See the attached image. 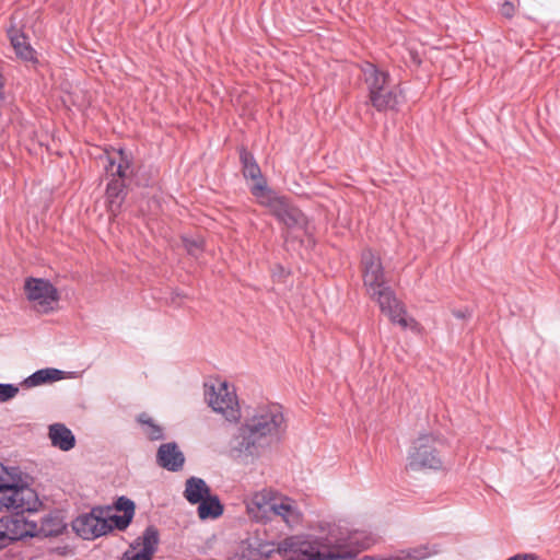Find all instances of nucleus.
Here are the masks:
<instances>
[{"label": "nucleus", "mask_w": 560, "mask_h": 560, "mask_svg": "<svg viewBox=\"0 0 560 560\" xmlns=\"http://www.w3.org/2000/svg\"><path fill=\"white\" fill-rule=\"evenodd\" d=\"M284 429L280 406H260L237 427L229 442V455L238 464H252L279 439Z\"/></svg>", "instance_id": "1"}, {"label": "nucleus", "mask_w": 560, "mask_h": 560, "mask_svg": "<svg viewBox=\"0 0 560 560\" xmlns=\"http://www.w3.org/2000/svg\"><path fill=\"white\" fill-rule=\"evenodd\" d=\"M39 505L36 492L28 485V476L20 467L0 463V510L14 512L0 518V528L5 529L11 540L37 535V524L26 521L24 513L35 512Z\"/></svg>", "instance_id": "2"}, {"label": "nucleus", "mask_w": 560, "mask_h": 560, "mask_svg": "<svg viewBox=\"0 0 560 560\" xmlns=\"http://www.w3.org/2000/svg\"><path fill=\"white\" fill-rule=\"evenodd\" d=\"M376 539L365 532L355 530L347 538L332 528L326 537L294 535L278 544L277 551L284 560H338L351 557L348 547L358 551L370 548Z\"/></svg>", "instance_id": "3"}, {"label": "nucleus", "mask_w": 560, "mask_h": 560, "mask_svg": "<svg viewBox=\"0 0 560 560\" xmlns=\"http://www.w3.org/2000/svg\"><path fill=\"white\" fill-rule=\"evenodd\" d=\"M115 509L122 515H107L109 508L96 506L90 513L79 515L72 522V528L83 539L92 540L108 534L114 528L125 530L131 523L136 505L127 497H119L115 502Z\"/></svg>", "instance_id": "4"}, {"label": "nucleus", "mask_w": 560, "mask_h": 560, "mask_svg": "<svg viewBox=\"0 0 560 560\" xmlns=\"http://www.w3.org/2000/svg\"><path fill=\"white\" fill-rule=\"evenodd\" d=\"M248 513L261 522H283L289 528L301 525L303 513L288 497H277L271 490L256 492L247 503Z\"/></svg>", "instance_id": "5"}, {"label": "nucleus", "mask_w": 560, "mask_h": 560, "mask_svg": "<svg viewBox=\"0 0 560 560\" xmlns=\"http://www.w3.org/2000/svg\"><path fill=\"white\" fill-rule=\"evenodd\" d=\"M363 81L368 90L369 103L377 112L397 110L401 103V90L393 82L388 71L372 62L361 66Z\"/></svg>", "instance_id": "6"}, {"label": "nucleus", "mask_w": 560, "mask_h": 560, "mask_svg": "<svg viewBox=\"0 0 560 560\" xmlns=\"http://www.w3.org/2000/svg\"><path fill=\"white\" fill-rule=\"evenodd\" d=\"M435 444L436 439L431 434H423L415 440L408 453L406 468L412 471L441 469L443 460Z\"/></svg>", "instance_id": "7"}, {"label": "nucleus", "mask_w": 560, "mask_h": 560, "mask_svg": "<svg viewBox=\"0 0 560 560\" xmlns=\"http://www.w3.org/2000/svg\"><path fill=\"white\" fill-rule=\"evenodd\" d=\"M260 205L267 207L270 213L289 229H304L307 224L305 214L290 202L287 197L266 192L260 197Z\"/></svg>", "instance_id": "8"}, {"label": "nucleus", "mask_w": 560, "mask_h": 560, "mask_svg": "<svg viewBox=\"0 0 560 560\" xmlns=\"http://www.w3.org/2000/svg\"><path fill=\"white\" fill-rule=\"evenodd\" d=\"M24 290L26 298L34 303L38 312L48 313L52 310V303L59 300L58 290L45 279H26Z\"/></svg>", "instance_id": "9"}, {"label": "nucleus", "mask_w": 560, "mask_h": 560, "mask_svg": "<svg viewBox=\"0 0 560 560\" xmlns=\"http://www.w3.org/2000/svg\"><path fill=\"white\" fill-rule=\"evenodd\" d=\"M376 300L383 313L388 315L394 324L400 325L402 328L413 327L416 320L407 317L404 305L397 300L394 291L387 285L382 290H377L370 294Z\"/></svg>", "instance_id": "10"}, {"label": "nucleus", "mask_w": 560, "mask_h": 560, "mask_svg": "<svg viewBox=\"0 0 560 560\" xmlns=\"http://www.w3.org/2000/svg\"><path fill=\"white\" fill-rule=\"evenodd\" d=\"M159 542V529L154 525H149L142 535L130 544L120 560H152Z\"/></svg>", "instance_id": "11"}, {"label": "nucleus", "mask_w": 560, "mask_h": 560, "mask_svg": "<svg viewBox=\"0 0 560 560\" xmlns=\"http://www.w3.org/2000/svg\"><path fill=\"white\" fill-rule=\"evenodd\" d=\"M363 283L371 294L387 287L381 258L371 249H364L361 255Z\"/></svg>", "instance_id": "12"}, {"label": "nucleus", "mask_w": 560, "mask_h": 560, "mask_svg": "<svg viewBox=\"0 0 560 560\" xmlns=\"http://www.w3.org/2000/svg\"><path fill=\"white\" fill-rule=\"evenodd\" d=\"M207 399L210 407L219 413H222L226 420H236L240 417L236 395L230 392L226 383H221L215 390L214 387L207 393Z\"/></svg>", "instance_id": "13"}, {"label": "nucleus", "mask_w": 560, "mask_h": 560, "mask_svg": "<svg viewBox=\"0 0 560 560\" xmlns=\"http://www.w3.org/2000/svg\"><path fill=\"white\" fill-rule=\"evenodd\" d=\"M238 153L244 177L254 180V184L250 187L252 195L256 198L264 197L267 192V182L264 178L261 170L254 155L245 147H241L238 149Z\"/></svg>", "instance_id": "14"}, {"label": "nucleus", "mask_w": 560, "mask_h": 560, "mask_svg": "<svg viewBox=\"0 0 560 560\" xmlns=\"http://www.w3.org/2000/svg\"><path fill=\"white\" fill-rule=\"evenodd\" d=\"M156 463L168 471H179L185 464V456L175 442L161 444L156 453Z\"/></svg>", "instance_id": "15"}, {"label": "nucleus", "mask_w": 560, "mask_h": 560, "mask_svg": "<svg viewBox=\"0 0 560 560\" xmlns=\"http://www.w3.org/2000/svg\"><path fill=\"white\" fill-rule=\"evenodd\" d=\"M105 197L108 212L112 217H117L127 197L125 182L121 178H112L106 186Z\"/></svg>", "instance_id": "16"}, {"label": "nucleus", "mask_w": 560, "mask_h": 560, "mask_svg": "<svg viewBox=\"0 0 560 560\" xmlns=\"http://www.w3.org/2000/svg\"><path fill=\"white\" fill-rule=\"evenodd\" d=\"M48 436L51 445L63 452L72 450L75 445L74 434L63 423L50 424L48 428Z\"/></svg>", "instance_id": "17"}, {"label": "nucleus", "mask_w": 560, "mask_h": 560, "mask_svg": "<svg viewBox=\"0 0 560 560\" xmlns=\"http://www.w3.org/2000/svg\"><path fill=\"white\" fill-rule=\"evenodd\" d=\"M8 35L16 56L23 61L36 62V51L32 48L26 35L16 28H10Z\"/></svg>", "instance_id": "18"}, {"label": "nucleus", "mask_w": 560, "mask_h": 560, "mask_svg": "<svg viewBox=\"0 0 560 560\" xmlns=\"http://www.w3.org/2000/svg\"><path fill=\"white\" fill-rule=\"evenodd\" d=\"M118 161L107 158V164L105 171L112 176V178H121L125 182L131 172V156L127 154L122 149L117 152Z\"/></svg>", "instance_id": "19"}, {"label": "nucleus", "mask_w": 560, "mask_h": 560, "mask_svg": "<svg viewBox=\"0 0 560 560\" xmlns=\"http://www.w3.org/2000/svg\"><path fill=\"white\" fill-rule=\"evenodd\" d=\"M118 161L107 158V164L105 171L112 176V178H121L125 182L131 172V156L127 154L122 149L117 152Z\"/></svg>", "instance_id": "20"}, {"label": "nucleus", "mask_w": 560, "mask_h": 560, "mask_svg": "<svg viewBox=\"0 0 560 560\" xmlns=\"http://www.w3.org/2000/svg\"><path fill=\"white\" fill-rule=\"evenodd\" d=\"M210 494V488L206 481L198 477L186 480L184 497L190 504H197Z\"/></svg>", "instance_id": "21"}, {"label": "nucleus", "mask_w": 560, "mask_h": 560, "mask_svg": "<svg viewBox=\"0 0 560 560\" xmlns=\"http://www.w3.org/2000/svg\"><path fill=\"white\" fill-rule=\"evenodd\" d=\"M198 516L200 520H215L224 512V506L218 495L209 494L198 503Z\"/></svg>", "instance_id": "22"}, {"label": "nucleus", "mask_w": 560, "mask_h": 560, "mask_svg": "<svg viewBox=\"0 0 560 560\" xmlns=\"http://www.w3.org/2000/svg\"><path fill=\"white\" fill-rule=\"evenodd\" d=\"M65 378V372L54 368L42 369L25 378L24 384L27 387L38 386L48 382L60 381Z\"/></svg>", "instance_id": "23"}, {"label": "nucleus", "mask_w": 560, "mask_h": 560, "mask_svg": "<svg viewBox=\"0 0 560 560\" xmlns=\"http://www.w3.org/2000/svg\"><path fill=\"white\" fill-rule=\"evenodd\" d=\"M66 529V524L58 515H47L42 518L40 526L37 527V534L44 537H57Z\"/></svg>", "instance_id": "24"}, {"label": "nucleus", "mask_w": 560, "mask_h": 560, "mask_svg": "<svg viewBox=\"0 0 560 560\" xmlns=\"http://www.w3.org/2000/svg\"><path fill=\"white\" fill-rule=\"evenodd\" d=\"M138 422L144 427V433L151 441H159L164 438L163 428L156 424L148 413H140Z\"/></svg>", "instance_id": "25"}, {"label": "nucleus", "mask_w": 560, "mask_h": 560, "mask_svg": "<svg viewBox=\"0 0 560 560\" xmlns=\"http://www.w3.org/2000/svg\"><path fill=\"white\" fill-rule=\"evenodd\" d=\"M183 244L187 253L198 258L202 253L205 248V242L202 237H183Z\"/></svg>", "instance_id": "26"}, {"label": "nucleus", "mask_w": 560, "mask_h": 560, "mask_svg": "<svg viewBox=\"0 0 560 560\" xmlns=\"http://www.w3.org/2000/svg\"><path fill=\"white\" fill-rule=\"evenodd\" d=\"M413 556L417 558V560H423L429 558L432 555H435L439 552V549L435 545L431 546L429 544L421 545L415 548H410Z\"/></svg>", "instance_id": "27"}, {"label": "nucleus", "mask_w": 560, "mask_h": 560, "mask_svg": "<svg viewBox=\"0 0 560 560\" xmlns=\"http://www.w3.org/2000/svg\"><path fill=\"white\" fill-rule=\"evenodd\" d=\"M19 393V387L13 384L0 383V402H5L14 398Z\"/></svg>", "instance_id": "28"}, {"label": "nucleus", "mask_w": 560, "mask_h": 560, "mask_svg": "<svg viewBox=\"0 0 560 560\" xmlns=\"http://www.w3.org/2000/svg\"><path fill=\"white\" fill-rule=\"evenodd\" d=\"M388 560H417L411 549H404L397 551L395 555L388 556Z\"/></svg>", "instance_id": "29"}, {"label": "nucleus", "mask_w": 560, "mask_h": 560, "mask_svg": "<svg viewBox=\"0 0 560 560\" xmlns=\"http://www.w3.org/2000/svg\"><path fill=\"white\" fill-rule=\"evenodd\" d=\"M500 13L504 16V18H508V19H511L513 18L514 13H515V7L512 2L510 1H504L502 4H501V8H500Z\"/></svg>", "instance_id": "30"}, {"label": "nucleus", "mask_w": 560, "mask_h": 560, "mask_svg": "<svg viewBox=\"0 0 560 560\" xmlns=\"http://www.w3.org/2000/svg\"><path fill=\"white\" fill-rule=\"evenodd\" d=\"M11 538L9 537L8 533L4 528H0V550L8 547L11 542Z\"/></svg>", "instance_id": "31"}, {"label": "nucleus", "mask_w": 560, "mask_h": 560, "mask_svg": "<svg viewBox=\"0 0 560 560\" xmlns=\"http://www.w3.org/2000/svg\"><path fill=\"white\" fill-rule=\"evenodd\" d=\"M453 315L456 317V318H459V319H465L467 317H470V312L468 311V308H464V310H454L453 312Z\"/></svg>", "instance_id": "32"}, {"label": "nucleus", "mask_w": 560, "mask_h": 560, "mask_svg": "<svg viewBox=\"0 0 560 560\" xmlns=\"http://www.w3.org/2000/svg\"><path fill=\"white\" fill-rule=\"evenodd\" d=\"M273 551V549H270L268 551H260V550H257L254 555H250V557L255 560H257V556L259 557H269V555Z\"/></svg>", "instance_id": "33"}]
</instances>
